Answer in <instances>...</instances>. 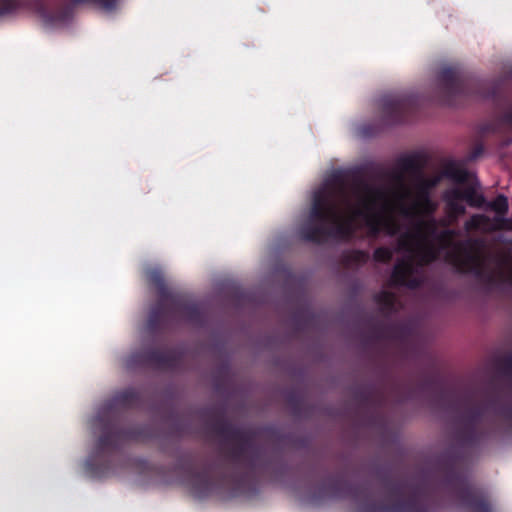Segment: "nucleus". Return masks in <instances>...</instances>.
<instances>
[{
    "mask_svg": "<svg viewBox=\"0 0 512 512\" xmlns=\"http://www.w3.org/2000/svg\"><path fill=\"white\" fill-rule=\"evenodd\" d=\"M434 205L429 201L423 189H414L397 196L391 203H385L382 197H373L365 201L359 211L366 223L375 230L386 229L394 233L395 220L399 217L426 214Z\"/></svg>",
    "mask_w": 512,
    "mask_h": 512,
    "instance_id": "nucleus-1",
    "label": "nucleus"
},
{
    "mask_svg": "<svg viewBox=\"0 0 512 512\" xmlns=\"http://www.w3.org/2000/svg\"><path fill=\"white\" fill-rule=\"evenodd\" d=\"M469 226L482 231H495L502 229H511L508 221L502 217L490 219L484 215H475L469 221Z\"/></svg>",
    "mask_w": 512,
    "mask_h": 512,
    "instance_id": "nucleus-2",
    "label": "nucleus"
},
{
    "mask_svg": "<svg viewBox=\"0 0 512 512\" xmlns=\"http://www.w3.org/2000/svg\"><path fill=\"white\" fill-rule=\"evenodd\" d=\"M446 197L449 205L456 213L463 212V207L457 206L458 201L464 200L472 206H480L483 203V197L472 191L454 190L449 192Z\"/></svg>",
    "mask_w": 512,
    "mask_h": 512,
    "instance_id": "nucleus-3",
    "label": "nucleus"
},
{
    "mask_svg": "<svg viewBox=\"0 0 512 512\" xmlns=\"http://www.w3.org/2000/svg\"><path fill=\"white\" fill-rule=\"evenodd\" d=\"M491 210L496 212L495 217L504 218L505 214L508 211V201L504 196H498L492 203L489 204Z\"/></svg>",
    "mask_w": 512,
    "mask_h": 512,
    "instance_id": "nucleus-4",
    "label": "nucleus"
},
{
    "mask_svg": "<svg viewBox=\"0 0 512 512\" xmlns=\"http://www.w3.org/2000/svg\"><path fill=\"white\" fill-rule=\"evenodd\" d=\"M376 257L378 259L384 260L389 257V251L380 249L376 252Z\"/></svg>",
    "mask_w": 512,
    "mask_h": 512,
    "instance_id": "nucleus-5",
    "label": "nucleus"
},
{
    "mask_svg": "<svg viewBox=\"0 0 512 512\" xmlns=\"http://www.w3.org/2000/svg\"><path fill=\"white\" fill-rule=\"evenodd\" d=\"M101 7L104 9V10H110L112 7H113V4L112 3H109L107 2L106 0H98Z\"/></svg>",
    "mask_w": 512,
    "mask_h": 512,
    "instance_id": "nucleus-6",
    "label": "nucleus"
},
{
    "mask_svg": "<svg viewBox=\"0 0 512 512\" xmlns=\"http://www.w3.org/2000/svg\"><path fill=\"white\" fill-rule=\"evenodd\" d=\"M446 74H447L446 72H444V73L442 74L443 79L446 77Z\"/></svg>",
    "mask_w": 512,
    "mask_h": 512,
    "instance_id": "nucleus-7",
    "label": "nucleus"
}]
</instances>
